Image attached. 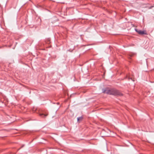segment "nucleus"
I'll return each mask as SVG.
<instances>
[{
  "label": "nucleus",
  "instance_id": "1",
  "mask_svg": "<svg viewBox=\"0 0 154 154\" xmlns=\"http://www.w3.org/2000/svg\"><path fill=\"white\" fill-rule=\"evenodd\" d=\"M103 92L110 95L117 96H122V94L119 92L118 90L115 89H109L108 88H106L102 89Z\"/></svg>",
  "mask_w": 154,
  "mask_h": 154
},
{
  "label": "nucleus",
  "instance_id": "2",
  "mask_svg": "<svg viewBox=\"0 0 154 154\" xmlns=\"http://www.w3.org/2000/svg\"><path fill=\"white\" fill-rule=\"evenodd\" d=\"M135 31L137 32L138 34L140 35H147V33L145 31H141L140 30H139L137 29H135Z\"/></svg>",
  "mask_w": 154,
  "mask_h": 154
},
{
  "label": "nucleus",
  "instance_id": "3",
  "mask_svg": "<svg viewBox=\"0 0 154 154\" xmlns=\"http://www.w3.org/2000/svg\"><path fill=\"white\" fill-rule=\"evenodd\" d=\"M48 115V114H44L43 113H39V115L40 116H41L42 117L45 118Z\"/></svg>",
  "mask_w": 154,
  "mask_h": 154
},
{
  "label": "nucleus",
  "instance_id": "4",
  "mask_svg": "<svg viewBox=\"0 0 154 154\" xmlns=\"http://www.w3.org/2000/svg\"><path fill=\"white\" fill-rule=\"evenodd\" d=\"M83 117L82 116H81L80 117H79L78 118V122H80L83 119Z\"/></svg>",
  "mask_w": 154,
  "mask_h": 154
},
{
  "label": "nucleus",
  "instance_id": "5",
  "mask_svg": "<svg viewBox=\"0 0 154 154\" xmlns=\"http://www.w3.org/2000/svg\"><path fill=\"white\" fill-rule=\"evenodd\" d=\"M132 56V54H130L129 55L130 57H131Z\"/></svg>",
  "mask_w": 154,
  "mask_h": 154
},
{
  "label": "nucleus",
  "instance_id": "6",
  "mask_svg": "<svg viewBox=\"0 0 154 154\" xmlns=\"http://www.w3.org/2000/svg\"><path fill=\"white\" fill-rule=\"evenodd\" d=\"M153 7V6H151L150 7V8H152Z\"/></svg>",
  "mask_w": 154,
  "mask_h": 154
},
{
  "label": "nucleus",
  "instance_id": "7",
  "mask_svg": "<svg viewBox=\"0 0 154 154\" xmlns=\"http://www.w3.org/2000/svg\"><path fill=\"white\" fill-rule=\"evenodd\" d=\"M130 79H131V80L132 81H134V80H133L131 78Z\"/></svg>",
  "mask_w": 154,
  "mask_h": 154
}]
</instances>
